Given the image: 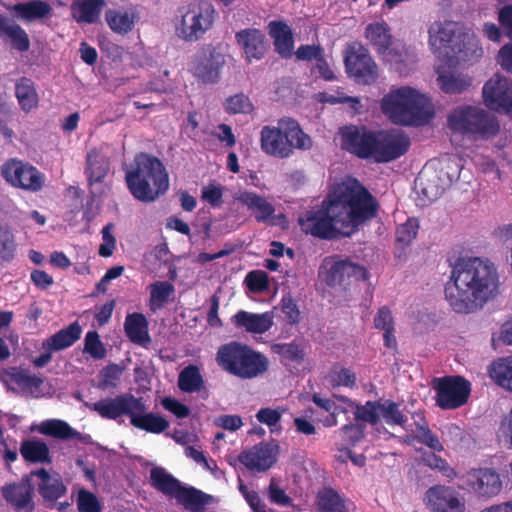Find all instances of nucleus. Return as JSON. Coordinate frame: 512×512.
Instances as JSON below:
<instances>
[{"instance_id": "a18cd8bd", "label": "nucleus", "mask_w": 512, "mask_h": 512, "mask_svg": "<svg viewBox=\"0 0 512 512\" xmlns=\"http://www.w3.org/2000/svg\"><path fill=\"white\" fill-rule=\"evenodd\" d=\"M174 292V287L167 281H157L151 285L149 307L155 312L160 309Z\"/></svg>"}, {"instance_id": "9d476101", "label": "nucleus", "mask_w": 512, "mask_h": 512, "mask_svg": "<svg viewBox=\"0 0 512 512\" xmlns=\"http://www.w3.org/2000/svg\"><path fill=\"white\" fill-rule=\"evenodd\" d=\"M3 178L12 186L31 192L40 191L44 175L33 165L17 159H10L1 167Z\"/></svg>"}, {"instance_id": "49530a36", "label": "nucleus", "mask_w": 512, "mask_h": 512, "mask_svg": "<svg viewBox=\"0 0 512 512\" xmlns=\"http://www.w3.org/2000/svg\"><path fill=\"white\" fill-rule=\"evenodd\" d=\"M83 353L93 360H102L107 355V349L96 330L88 331L84 338Z\"/></svg>"}, {"instance_id": "09e8293b", "label": "nucleus", "mask_w": 512, "mask_h": 512, "mask_svg": "<svg viewBox=\"0 0 512 512\" xmlns=\"http://www.w3.org/2000/svg\"><path fill=\"white\" fill-rule=\"evenodd\" d=\"M16 243L10 229L0 224V263L10 262L15 255Z\"/></svg>"}, {"instance_id": "aec40b11", "label": "nucleus", "mask_w": 512, "mask_h": 512, "mask_svg": "<svg viewBox=\"0 0 512 512\" xmlns=\"http://www.w3.org/2000/svg\"><path fill=\"white\" fill-rule=\"evenodd\" d=\"M482 93L488 108L506 112L512 104V81L495 75L485 83Z\"/></svg>"}, {"instance_id": "1a4fd4ad", "label": "nucleus", "mask_w": 512, "mask_h": 512, "mask_svg": "<svg viewBox=\"0 0 512 512\" xmlns=\"http://www.w3.org/2000/svg\"><path fill=\"white\" fill-rule=\"evenodd\" d=\"M436 403L442 409H455L464 405L470 395V382L461 376H445L433 380Z\"/></svg>"}, {"instance_id": "c85d7f7f", "label": "nucleus", "mask_w": 512, "mask_h": 512, "mask_svg": "<svg viewBox=\"0 0 512 512\" xmlns=\"http://www.w3.org/2000/svg\"><path fill=\"white\" fill-rule=\"evenodd\" d=\"M82 334V327L75 321L67 327L60 329L50 337H48L42 344L44 350L61 351L71 347L77 342Z\"/></svg>"}, {"instance_id": "13d9d810", "label": "nucleus", "mask_w": 512, "mask_h": 512, "mask_svg": "<svg viewBox=\"0 0 512 512\" xmlns=\"http://www.w3.org/2000/svg\"><path fill=\"white\" fill-rule=\"evenodd\" d=\"M272 349L288 361H300L304 358L303 350L296 343H279L273 345Z\"/></svg>"}, {"instance_id": "2f4dec72", "label": "nucleus", "mask_w": 512, "mask_h": 512, "mask_svg": "<svg viewBox=\"0 0 512 512\" xmlns=\"http://www.w3.org/2000/svg\"><path fill=\"white\" fill-rule=\"evenodd\" d=\"M138 15L132 9H108L105 20L109 28L117 34L125 35L132 31Z\"/></svg>"}, {"instance_id": "680f3d73", "label": "nucleus", "mask_w": 512, "mask_h": 512, "mask_svg": "<svg viewBox=\"0 0 512 512\" xmlns=\"http://www.w3.org/2000/svg\"><path fill=\"white\" fill-rule=\"evenodd\" d=\"M161 405L165 410L175 415L177 418H185L189 415V407L175 398L164 397L161 399Z\"/></svg>"}, {"instance_id": "69168bd1", "label": "nucleus", "mask_w": 512, "mask_h": 512, "mask_svg": "<svg viewBox=\"0 0 512 512\" xmlns=\"http://www.w3.org/2000/svg\"><path fill=\"white\" fill-rule=\"evenodd\" d=\"M201 196L205 202L213 207H218L222 204V189L213 184L203 187Z\"/></svg>"}, {"instance_id": "603ef678", "label": "nucleus", "mask_w": 512, "mask_h": 512, "mask_svg": "<svg viewBox=\"0 0 512 512\" xmlns=\"http://www.w3.org/2000/svg\"><path fill=\"white\" fill-rule=\"evenodd\" d=\"M379 406V401H367L364 405H356L355 418L376 425L380 416Z\"/></svg>"}, {"instance_id": "6ab92c4d", "label": "nucleus", "mask_w": 512, "mask_h": 512, "mask_svg": "<svg viewBox=\"0 0 512 512\" xmlns=\"http://www.w3.org/2000/svg\"><path fill=\"white\" fill-rule=\"evenodd\" d=\"M32 477H37V491L46 508H53L67 494V487L58 473L51 474L45 468L31 471Z\"/></svg>"}, {"instance_id": "cd10ccee", "label": "nucleus", "mask_w": 512, "mask_h": 512, "mask_svg": "<svg viewBox=\"0 0 512 512\" xmlns=\"http://www.w3.org/2000/svg\"><path fill=\"white\" fill-rule=\"evenodd\" d=\"M124 332L128 339L139 346L147 348L151 343L149 335V323L144 314L139 312L130 313L124 321Z\"/></svg>"}, {"instance_id": "ea45409f", "label": "nucleus", "mask_w": 512, "mask_h": 512, "mask_svg": "<svg viewBox=\"0 0 512 512\" xmlns=\"http://www.w3.org/2000/svg\"><path fill=\"white\" fill-rule=\"evenodd\" d=\"M215 9L208 1H199L194 13V38H200L214 23Z\"/></svg>"}, {"instance_id": "b1692460", "label": "nucleus", "mask_w": 512, "mask_h": 512, "mask_svg": "<svg viewBox=\"0 0 512 512\" xmlns=\"http://www.w3.org/2000/svg\"><path fill=\"white\" fill-rule=\"evenodd\" d=\"M237 44L243 49L246 59L260 60L267 51L265 35L256 28H247L235 34Z\"/></svg>"}, {"instance_id": "864d4df0", "label": "nucleus", "mask_w": 512, "mask_h": 512, "mask_svg": "<svg viewBox=\"0 0 512 512\" xmlns=\"http://www.w3.org/2000/svg\"><path fill=\"white\" fill-rule=\"evenodd\" d=\"M77 509L79 512H101L102 507L94 493L80 489L77 496Z\"/></svg>"}, {"instance_id": "338daca9", "label": "nucleus", "mask_w": 512, "mask_h": 512, "mask_svg": "<svg viewBox=\"0 0 512 512\" xmlns=\"http://www.w3.org/2000/svg\"><path fill=\"white\" fill-rule=\"evenodd\" d=\"M374 326L381 330L392 329L394 327L393 317L387 306H382L378 309L377 315L374 318Z\"/></svg>"}, {"instance_id": "e2e57ef3", "label": "nucleus", "mask_w": 512, "mask_h": 512, "mask_svg": "<svg viewBox=\"0 0 512 512\" xmlns=\"http://www.w3.org/2000/svg\"><path fill=\"white\" fill-rule=\"evenodd\" d=\"M218 498L194 488V512H206L211 505L218 503Z\"/></svg>"}, {"instance_id": "bb28decb", "label": "nucleus", "mask_w": 512, "mask_h": 512, "mask_svg": "<svg viewBox=\"0 0 512 512\" xmlns=\"http://www.w3.org/2000/svg\"><path fill=\"white\" fill-rule=\"evenodd\" d=\"M232 322L236 327L244 329L246 332L263 334L272 327L273 314L270 312L254 314L240 310L232 317Z\"/></svg>"}, {"instance_id": "393cba45", "label": "nucleus", "mask_w": 512, "mask_h": 512, "mask_svg": "<svg viewBox=\"0 0 512 512\" xmlns=\"http://www.w3.org/2000/svg\"><path fill=\"white\" fill-rule=\"evenodd\" d=\"M469 483L473 490L481 496L497 495L502 487L499 475L488 468L475 469L469 472Z\"/></svg>"}, {"instance_id": "0e129e2a", "label": "nucleus", "mask_w": 512, "mask_h": 512, "mask_svg": "<svg viewBox=\"0 0 512 512\" xmlns=\"http://www.w3.org/2000/svg\"><path fill=\"white\" fill-rule=\"evenodd\" d=\"M282 417V413L279 409L272 408H261L256 413V419L269 427L275 426Z\"/></svg>"}, {"instance_id": "c9c22d12", "label": "nucleus", "mask_w": 512, "mask_h": 512, "mask_svg": "<svg viewBox=\"0 0 512 512\" xmlns=\"http://www.w3.org/2000/svg\"><path fill=\"white\" fill-rule=\"evenodd\" d=\"M365 36L380 54H385L392 44L390 28L385 22H375L367 25Z\"/></svg>"}, {"instance_id": "3c124183", "label": "nucleus", "mask_w": 512, "mask_h": 512, "mask_svg": "<svg viewBox=\"0 0 512 512\" xmlns=\"http://www.w3.org/2000/svg\"><path fill=\"white\" fill-rule=\"evenodd\" d=\"M191 11V5L181 7L178 10L179 15L175 19L176 34L185 40H188L192 37V16H190Z\"/></svg>"}, {"instance_id": "8fccbe9b", "label": "nucleus", "mask_w": 512, "mask_h": 512, "mask_svg": "<svg viewBox=\"0 0 512 512\" xmlns=\"http://www.w3.org/2000/svg\"><path fill=\"white\" fill-rule=\"evenodd\" d=\"M224 107L228 114H248L254 109L248 96L243 93H238L228 97L225 100Z\"/></svg>"}, {"instance_id": "f03ea898", "label": "nucleus", "mask_w": 512, "mask_h": 512, "mask_svg": "<svg viewBox=\"0 0 512 512\" xmlns=\"http://www.w3.org/2000/svg\"><path fill=\"white\" fill-rule=\"evenodd\" d=\"M498 286V273L492 262L479 257L459 258L445 285V299L454 312L469 314L493 299Z\"/></svg>"}, {"instance_id": "f257e3e1", "label": "nucleus", "mask_w": 512, "mask_h": 512, "mask_svg": "<svg viewBox=\"0 0 512 512\" xmlns=\"http://www.w3.org/2000/svg\"><path fill=\"white\" fill-rule=\"evenodd\" d=\"M375 198L356 179L337 184L320 206L298 218L301 230L320 239L350 236L359 225L376 216Z\"/></svg>"}, {"instance_id": "5701e85b", "label": "nucleus", "mask_w": 512, "mask_h": 512, "mask_svg": "<svg viewBox=\"0 0 512 512\" xmlns=\"http://www.w3.org/2000/svg\"><path fill=\"white\" fill-rule=\"evenodd\" d=\"M279 446L275 441L261 442L251 450L242 452L238 459L249 470L266 471L277 459Z\"/></svg>"}, {"instance_id": "79ce46f5", "label": "nucleus", "mask_w": 512, "mask_h": 512, "mask_svg": "<svg viewBox=\"0 0 512 512\" xmlns=\"http://www.w3.org/2000/svg\"><path fill=\"white\" fill-rule=\"evenodd\" d=\"M437 73L438 84L447 94H460L471 85V80L462 74L445 73L439 70Z\"/></svg>"}, {"instance_id": "f3484780", "label": "nucleus", "mask_w": 512, "mask_h": 512, "mask_svg": "<svg viewBox=\"0 0 512 512\" xmlns=\"http://www.w3.org/2000/svg\"><path fill=\"white\" fill-rule=\"evenodd\" d=\"M410 146V139L400 130L379 131L375 161L390 162L404 155Z\"/></svg>"}, {"instance_id": "58836bf2", "label": "nucleus", "mask_w": 512, "mask_h": 512, "mask_svg": "<svg viewBox=\"0 0 512 512\" xmlns=\"http://www.w3.org/2000/svg\"><path fill=\"white\" fill-rule=\"evenodd\" d=\"M15 95L21 109L30 112L38 105V94L34 82L27 77H21L15 85Z\"/></svg>"}, {"instance_id": "de8ad7c7", "label": "nucleus", "mask_w": 512, "mask_h": 512, "mask_svg": "<svg viewBox=\"0 0 512 512\" xmlns=\"http://www.w3.org/2000/svg\"><path fill=\"white\" fill-rule=\"evenodd\" d=\"M380 415L383 417L385 422L389 425L405 426L407 417L399 409V405L393 401L386 400L380 402Z\"/></svg>"}, {"instance_id": "ddd939ff", "label": "nucleus", "mask_w": 512, "mask_h": 512, "mask_svg": "<svg viewBox=\"0 0 512 512\" xmlns=\"http://www.w3.org/2000/svg\"><path fill=\"white\" fill-rule=\"evenodd\" d=\"M150 485L170 499H176L186 509L192 510V487H185L181 482L161 466L150 470Z\"/></svg>"}, {"instance_id": "0eeeda50", "label": "nucleus", "mask_w": 512, "mask_h": 512, "mask_svg": "<svg viewBox=\"0 0 512 512\" xmlns=\"http://www.w3.org/2000/svg\"><path fill=\"white\" fill-rule=\"evenodd\" d=\"M448 125L454 131L482 138L494 136L499 131V125L490 113L472 106L454 109L448 116Z\"/></svg>"}, {"instance_id": "4d7b16f0", "label": "nucleus", "mask_w": 512, "mask_h": 512, "mask_svg": "<svg viewBox=\"0 0 512 512\" xmlns=\"http://www.w3.org/2000/svg\"><path fill=\"white\" fill-rule=\"evenodd\" d=\"M12 380L18 386L24 389H39L43 384V379L32 375L30 371L21 369L12 374Z\"/></svg>"}, {"instance_id": "6e6552de", "label": "nucleus", "mask_w": 512, "mask_h": 512, "mask_svg": "<svg viewBox=\"0 0 512 512\" xmlns=\"http://www.w3.org/2000/svg\"><path fill=\"white\" fill-rule=\"evenodd\" d=\"M320 274L329 287L343 290L351 285L353 281L368 279V272L363 266L338 257L325 258Z\"/></svg>"}, {"instance_id": "774afa93", "label": "nucleus", "mask_w": 512, "mask_h": 512, "mask_svg": "<svg viewBox=\"0 0 512 512\" xmlns=\"http://www.w3.org/2000/svg\"><path fill=\"white\" fill-rule=\"evenodd\" d=\"M498 21L506 35L512 39V5L503 6L498 12Z\"/></svg>"}, {"instance_id": "7c9ffc66", "label": "nucleus", "mask_w": 512, "mask_h": 512, "mask_svg": "<svg viewBox=\"0 0 512 512\" xmlns=\"http://www.w3.org/2000/svg\"><path fill=\"white\" fill-rule=\"evenodd\" d=\"M105 0H75L71 5V14L77 23L94 24L100 19Z\"/></svg>"}, {"instance_id": "9b49d317", "label": "nucleus", "mask_w": 512, "mask_h": 512, "mask_svg": "<svg viewBox=\"0 0 512 512\" xmlns=\"http://www.w3.org/2000/svg\"><path fill=\"white\" fill-rule=\"evenodd\" d=\"M86 406L96 412L101 418L116 420L123 415L131 418L133 411H146V405L141 397L131 393H122L116 397H107Z\"/></svg>"}, {"instance_id": "e433bc0d", "label": "nucleus", "mask_w": 512, "mask_h": 512, "mask_svg": "<svg viewBox=\"0 0 512 512\" xmlns=\"http://www.w3.org/2000/svg\"><path fill=\"white\" fill-rule=\"evenodd\" d=\"M238 200L252 211L258 222L266 221L273 213L274 207L264 197L253 192H243Z\"/></svg>"}, {"instance_id": "bf43d9fd", "label": "nucleus", "mask_w": 512, "mask_h": 512, "mask_svg": "<svg viewBox=\"0 0 512 512\" xmlns=\"http://www.w3.org/2000/svg\"><path fill=\"white\" fill-rule=\"evenodd\" d=\"M245 282L253 292L265 291L269 288V280L266 272L261 270L251 271L247 274Z\"/></svg>"}, {"instance_id": "a211bd4d", "label": "nucleus", "mask_w": 512, "mask_h": 512, "mask_svg": "<svg viewBox=\"0 0 512 512\" xmlns=\"http://www.w3.org/2000/svg\"><path fill=\"white\" fill-rule=\"evenodd\" d=\"M427 507L432 512H465L464 498L451 487L436 485L425 493Z\"/></svg>"}, {"instance_id": "f8f14e48", "label": "nucleus", "mask_w": 512, "mask_h": 512, "mask_svg": "<svg viewBox=\"0 0 512 512\" xmlns=\"http://www.w3.org/2000/svg\"><path fill=\"white\" fill-rule=\"evenodd\" d=\"M1 495L14 512H34L35 483L31 471L24 474L19 481L3 485Z\"/></svg>"}, {"instance_id": "7ed1b4c3", "label": "nucleus", "mask_w": 512, "mask_h": 512, "mask_svg": "<svg viewBox=\"0 0 512 512\" xmlns=\"http://www.w3.org/2000/svg\"><path fill=\"white\" fill-rule=\"evenodd\" d=\"M125 181L131 195L142 202H153L169 187V177L163 163L155 156L137 154L126 171Z\"/></svg>"}, {"instance_id": "c756f323", "label": "nucleus", "mask_w": 512, "mask_h": 512, "mask_svg": "<svg viewBox=\"0 0 512 512\" xmlns=\"http://www.w3.org/2000/svg\"><path fill=\"white\" fill-rule=\"evenodd\" d=\"M110 171L109 158L97 149H92L86 156L85 175L89 186L102 183Z\"/></svg>"}, {"instance_id": "2eb2a0df", "label": "nucleus", "mask_w": 512, "mask_h": 512, "mask_svg": "<svg viewBox=\"0 0 512 512\" xmlns=\"http://www.w3.org/2000/svg\"><path fill=\"white\" fill-rule=\"evenodd\" d=\"M348 74L359 84L369 85L378 77L377 65L368 51L361 45L351 47L345 56Z\"/></svg>"}, {"instance_id": "a19ab883", "label": "nucleus", "mask_w": 512, "mask_h": 512, "mask_svg": "<svg viewBox=\"0 0 512 512\" xmlns=\"http://www.w3.org/2000/svg\"><path fill=\"white\" fill-rule=\"evenodd\" d=\"M316 504L320 512H347L344 500L336 490L324 487L318 491Z\"/></svg>"}, {"instance_id": "4be33fe9", "label": "nucleus", "mask_w": 512, "mask_h": 512, "mask_svg": "<svg viewBox=\"0 0 512 512\" xmlns=\"http://www.w3.org/2000/svg\"><path fill=\"white\" fill-rule=\"evenodd\" d=\"M458 23L453 21H437L431 24L428 30L429 44L434 53L444 56L447 51H452L453 44L461 34Z\"/></svg>"}, {"instance_id": "4c0bfd02", "label": "nucleus", "mask_w": 512, "mask_h": 512, "mask_svg": "<svg viewBox=\"0 0 512 512\" xmlns=\"http://www.w3.org/2000/svg\"><path fill=\"white\" fill-rule=\"evenodd\" d=\"M39 432L63 440L72 438L83 440V435L80 432L73 429L67 422L59 419L43 421L39 427Z\"/></svg>"}, {"instance_id": "dca6fc26", "label": "nucleus", "mask_w": 512, "mask_h": 512, "mask_svg": "<svg viewBox=\"0 0 512 512\" xmlns=\"http://www.w3.org/2000/svg\"><path fill=\"white\" fill-rule=\"evenodd\" d=\"M378 132L365 127L348 126L342 130V147L362 159L375 158Z\"/></svg>"}, {"instance_id": "39448f33", "label": "nucleus", "mask_w": 512, "mask_h": 512, "mask_svg": "<svg viewBox=\"0 0 512 512\" xmlns=\"http://www.w3.org/2000/svg\"><path fill=\"white\" fill-rule=\"evenodd\" d=\"M215 360L223 371L240 379L257 378L269 367V360L264 354L238 341L221 345Z\"/></svg>"}, {"instance_id": "4468645a", "label": "nucleus", "mask_w": 512, "mask_h": 512, "mask_svg": "<svg viewBox=\"0 0 512 512\" xmlns=\"http://www.w3.org/2000/svg\"><path fill=\"white\" fill-rule=\"evenodd\" d=\"M225 64V56L221 52L212 46L204 47L198 51L194 77L203 85L217 84Z\"/></svg>"}, {"instance_id": "5fc2aeb1", "label": "nucleus", "mask_w": 512, "mask_h": 512, "mask_svg": "<svg viewBox=\"0 0 512 512\" xmlns=\"http://www.w3.org/2000/svg\"><path fill=\"white\" fill-rule=\"evenodd\" d=\"M416 440L419 441L422 444L427 445L429 448H431L434 451H442L443 446L440 443L438 437L431 432L428 425L425 421H423V424H417L416 428Z\"/></svg>"}, {"instance_id": "f704fd0d", "label": "nucleus", "mask_w": 512, "mask_h": 512, "mask_svg": "<svg viewBox=\"0 0 512 512\" xmlns=\"http://www.w3.org/2000/svg\"><path fill=\"white\" fill-rule=\"evenodd\" d=\"M20 454L29 463L50 464L52 458L47 444L41 440H24L20 445Z\"/></svg>"}, {"instance_id": "a878e982", "label": "nucleus", "mask_w": 512, "mask_h": 512, "mask_svg": "<svg viewBox=\"0 0 512 512\" xmlns=\"http://www.w3.org/2000/svg\"><path fill=\"white\" fill-rule=\"evenodd\" d=\"M14 17L25 22H33L49 18L53 14L52 6L43 0H31L28 2H19L7 8Z\"/></svg>"}, {"instance_id": "423d86ee", "label": "nucleus", "mask_w": 512, "mask_h": 512, "mask_svg": "<svg viewBox=\"0 0 512 512\" xmlns=\"http://www.w3.org/2000/svg\"><path fill=\"white\" fill-rule=\"evenodd\" d=\"M260 135L262 150L280 159L290 157L294 149L305 151L313 145L310 136L291 118L279 120L277 127L264 126Z\"/></svg>"}, {"instance_id": "473e14b6", "label": "nucleus", "mask_w": 512, "mask_h": 512, "mask_svg": "<svg viewBox=\"0 0 512 512\" xmlns=\"http://www.w3.org/2000/svg\"><path fill=\"white\" fill-rule=\"evenodd\" d=\"M268 27L269 34L274 40L275 50L284 58L291 57L293 49L291 28L282 21H272Z\"/></svg>"}, {"instance_id": "412c9836", "label": "nucleus", "mask_w": 512, "mask_h": 512, "mask_svg": "<svg viewBox=\"0 0 512 512\" xmlns=\"http://www.w3.org/2000/svg\"><path fill=\"white\" fill-rule=\"evenodd\" d=\"M483 56V48L479 39L471 33L461 32L458 40L453 44L452 51L445 53L446 64L456 66L461 62L474 63Z\"/></svg>"}, {"instance_id": "c03bdc74", "label": "nucleus", "mask_w": 512, "mask_h": 512, "mask_svg": "<svg viewBox=\"0 0 512 512\" xmlns=\"http://www.w3.org/2000/svg\"><path fill=\"white\" fill-rule=\"evenodd\" d=\"M490 376L498 385L512 391V357L494 362L490 368Z\"/></svg>"}, {"instance_id": "052dcab7", "label": "nucleus", "mask_w": 512, "mask_h": 512, "mask_svg": "<svg viewBox=\"0 0 512 512\" xmlns=\"http://www.w3.org/2000/svg\"><path fill=\"white\" fill-rule=\"evenodd\" d=\"M121 374L122 369L117 364L108 365L100 373V388H115L120 380Z\"/></svg>"}, {"instance_id": "20e7f679", "label": "nucleus", "mask_w": 512, "mask_h": 512, "mask_svg": "<svg viewBox=\"0 0 512 512\" xmlns=\"http://www.w3.org/2000/svg\"><path fill=\"white\" fill-rule=\"evenodd\" d=\"M381 109L393 123L403 126L424 125L434 116L430 99L408 86L393 89L385 95Z\"/></svg>"}, {"instance_id": "72a5a7b5", "label": "nucleus", "mask_w": 512, "mask_h": 512, "mask_svg": "<svg viewBox=\"0 0 512 512\" xmlns=\"http://www.w3.org/2000/svg\"><path fill=\"white\" fill-rule=\"evenodd\" d=\"M130 423L138 429L154 434H160L169 427V422L164 417L138 410L133 411Z\"/></svg>"}, {"instance_id": "37998d69", "label": "nucleus", "mask_w": 512, "mask_h": 512, "mask_svg": "<svg viewBox=\"0 0 512 512\" xmlns=\"http://www.w3.org/2000/svg\"><path fill=\"white\" fill-rule=\"evenodd\" d=\"M419 180L421 186L419 195L423 197L424 202H433L437 200L445 191V185L435 173L427 176H421Z\"/></svg>"}, {"instance_id": "6e6d98bb", "label": "nucleus", "mask_w": 512, "mask_h": 512, "mask_svg": "<svg viewBox=\"0 0 512 512\" xmlns=\"http://www.w3.org/2000/svg\"><path fill=\"white\" fill-rule=\"evenodd\" d=\"M419 225L417 220L408 219L404 224L400 225L396 230V241L403 245H409L416 237Z\"/></svg>"}]
</instances>
